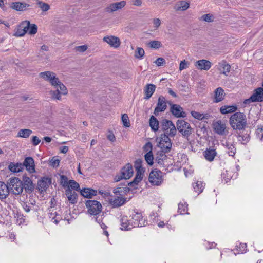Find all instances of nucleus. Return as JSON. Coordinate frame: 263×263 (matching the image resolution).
<instances>
[{"label": "nucleus", "instance_id": "ddd939ff", "mask_svg": "<svg viewBox=\"0 0 263 263\" xmlns=\"http://www.w3.org/2000/svg\"><path fill=\"white\" fill-rule=\"evenodd\" d=\"M133 170L132 164L128 163L124 166L121 172V175L116 177V181H119L122 179H128L133 175Z\"/></svg>", "mask_w": 263, "mask_h": 263}, {"label": "nucleus", "instance_id": "0e129e2a", "mask_svg": "<svg viewBox=\"0 0 263 263\" xmlns=\"http://www.w3.org/2000/svg\"><path fill=\"white\" fill-rule=\"evenodd\" d=\"M133 4L135 6H141L142 4L141 0H134L133 1Z\"/></svg>", "mask_w": 263, "mask_h": 263}, {"label": "nucleus", "instance_id": "aec40b11", "mask_svg": "<svg viewBox=\"0 0 263 263\" xmlns=\"http://www.w3.org/2000/svg\"><path fill=\"white\" fill-rule=\"evenodd\" d=\"M196 67L200 70H208L212 66V63L206 60L202 59L197 61L195 63Z\"/></svg>", "mask_w": 263, "mask_h": 263}, {"label": "nucleus", "instance_id": "4be33fe9", "mask_svg": "<svg viewBox=\"0 0 263 263\" xmlns=\"http://www.w3.org/2000/svg\"><path fill=\"white\" fill-rule=\"evenodd\" d=\"M225 92L222 88L219 87L214 91L213 102L217 103L224 99Z\"/></svg>", "mask_w": 263, "mask_h": 263}, {"label": "nucleus", "instance_id": "39448f33", "mask_svg": "<svg viewBox=\"0 0 263 263\" xmlns=\"http://www.w3.org/2000/svg\"><path fill=\"white\" fill-rule=\"evenodd\" d=\"M142 162L141 159H137L135 161L134 166L136 171V175L134 180L128 183L129 186H134L142 180L144 172V169L142 166Z\"/></svg>", "mask_w": 263, "mask_h": 263}, {"label": "nucleus", "instance_id": "6ab92c4d", "mask_svg": "<svg viewBox=\"0 0 263 263\" xmlns=\"http://www.w3.org/2000/svg\"><path fill=\"white\" fill-rule=\"evenodd\" d=\"M170 112L176 118H184L186 117V113L179 105L172 104L170 107Z\"/></svg>", "mask_w": 263, "mask_h": 263}, {"label": "nucleus", "instance_id": "4468645a", "mask_svg": "<svg viewBox=\"0 0 263 263\" xmlns=\"http://www.w3.org/2000/svg\"><path fill=\"white\" fill-rule=\"evenodd\" d=\"M213 128L215 132L219 135H226L228 133L226 124L221 120L214 122Z\"/></svg>", "mask_w": 263, "mask_h": 263}, {"label": "nucleus", "instance_id": "423d86ee", "mask_svg": "<svg viewBox=\"0 0 263 263\" xmlns=\"http://www.w3.org/2000/svg\"><path fill=\"white\" fill-rule=\"evenodd\" d=\"M160 124L161 129L164 132V134L169 135L171 137H173L176 135L177 132L176 128L171 120L163 119L161 120Z\"/></svg>", "mask_w": 263, "mask_h": 263}, {"label": "nucleus", "instance_id": "4d7b16f0", "mask_svg": "<svg viewBox=\"0 0 263 263\" xmlns=\"http://www.w3.org/2000/svg\"><path fill=\"white\" fill-rule=\"evenodd\" d=\"M187 62L185 60L182 61L179 65V70H182L187 68Z\"/></svg>", "mask_w": 263, "mask_h": 263}, {"label": "nucleus", "instance_id": "de8ad7c7", "mask_svg": "<svg viewBox=\"0 0 263 263\" xmlns=\"http://www.w3.org/2000/svg\"><path fill=\"white\" fill-rule=\"evenodd\" d=\"M228 153L229 156H234L235 154L236 149L233 144H227Z\"/></svg>", "mask_w": 263, "mask_h": 263}, {"label": "nucleus", "instance_id": "a19ab883", "mask_svg": "<svg viewBox=\"0 0 263 263\" xmlns=\"http://www.w3.org/2000/svg\"><path fill=\"white\" fill-rule=\"evenodd\" d=\"M144 50L141 47H138L135 51V57L139 59H142L144 55Z\"/></svg>", "mask_w": 263, "mask_h": 263}, {"label": "nucleus", "instance_id": "052dcab7", "mask_svg": "<svg viewBox=\"0 0 263 263\" xmlns=\"http://www.w3.org/2000/svg\"><path fill=\"white\" fill-rule=\"evenodd\" d=\"M51 165L53 167H58L59 165L60 160L53 158L51 161Z\"/></svg>", "mask_w": 263, "mask_h": 263}, {"label": "nucleus", "instance_id": "c03bdc74", "mask_svg": "<svg viewBox=\"0 0 263 263\" xmlns=\"http://www.w3.org/2000/svg\"><path fill=\"white\" fill-rule=\"evenodd\" d=\"M37 5L43 12H46L50 9V6L47 3L39 1L37 3Z\"/></svg>", "mask_w": 263, "mask_h": 263}, {"label": "nucleus", "instance_id": "a18cd8bd", "mask_svg": "<svg viewBox=\"0 0 263 263\" xmlns=\"http://www.w3.org/2000/svg\"><path fill=\"white\" fill-rule=\"evenodd\" d=\"M187 209V204L186 203L184 202V203H180L178 204V211L181 214H183L185 213Z\"/></svg>", "mask_w": 263, "mask_h": 263}, {"label": "nucleus", "instance_id": "2eb2a0df", "mask_svg": "<svg viewBox=\"0 0 263 263\" xmlns=\"http://www.w3.org/2000/svg\"><path fill=\"white\" fill-rule=\"evenodd\" d=\"M126 4V2L125 1L111 3L105 8V11L107 13H112L122 9L125 6Z\"/></svg>", "mask_w": 263, "mask_h": 263}, {"label": "nucleus", "instance_id": "f8f14e48", "mask_svg": "<svg viewBox=\"0 0 263 263\" xmlns=\"http://www.w3.org/2000/svg\"><path fill=\"white\" fill-rule=\"evenodd\" d=\"M169 137L170 136L166 135V134L161 135L159 146L164 153L170 152L172 148V144Z\"/></svg>", "mask_w": 263, "mask_h": 263}, {"label": "nucleus", "instance_id": "37998d69", "mask_svg": "<svg viewBox=\"0 0 263 263\" xmlns=\"http://www.w3.org/2000/svg\"><path fill=\"white\" fill-rule=\"evenodd\" d=\"M147 45L151 48L158 49L162 46V44L158 41H152L148 43Z\"/></svg>", "mask_w": 263, "mask_h": 263}, {"label": "nucleus", "instance_id": "b1692460", "mask_svg": "<svg viewBox=\"0 0 263 263\" xmlns=\"http://www.w3.org/2000/svg\"><path fill=\"white\" fill-rule=\"evenodd\" d=\"M65 195L70 203L74 204L78 201V195L75 191H72L68 186L65 190Z\"/></svg>", "mask_w": 263, "mask_h": 263}, {"label": "nucleus", "instance_id": "09e8293b", "mask_svg": "<svg viewBox=\"0 0 263 263\" xmlns=\"http://www.w3.org/2000/svg\"><path fill=\"white\" fill-rule=\"evenodd\" d=\"M60 183L63 187H66L68 188L69 184V181L68 180V178L66 176L61 175L60 176Z\"/></svg>", "mask_w": 263, "mask_h": 263}, {"label": "nucleus", "instance_id": "f03ea898", "mask_svg": "<svg viewBox=\"0 0 263 263\" xmlns=\"http://www.w3.org/2000/svg\"><path fill=\"white\" fill-rule=\"evenodd\" d=\"M40 76L54 87H59L61 90L63 91V93H65V86L60 81L54 72L49 71L42 72L40 73Z\"/></svg>", "mask_w": 263, "mask_h": 263}, {"label": "nucleus", "instance_id": "79ce46f5", "mask_svg": "<svg viewBox=\"0 0 263 263\" xmlns=\"http://www.w3.org/2000/svg\"><path fill=\"white\" fill-rule=\"evenodd\" d=\"M238 140L242 144H247L250 140V136L248 134H244L243 135H239L237 137Z\"/></svg>", "mask_w": 263, "mask_h": 263}, {"label": "nucleus", "instance_id": "bb28decb", "mask_svg": "<svg viewBox=\"0 0 263 263\" xmlns=\"http://www.w3.org/2000/svg\"><path fill=\"white\" fill-rule=\"evenodd\" d=\"M9 189L7 184L0 181V199H6L9 195Z\"/></svg>", "mask_w": 263, "mask_h": 263}, {"label": "nucleus", "instance_id": "603ef678", "mask_svg": "<svg viewBox=\"0 0 263 263\" xmlns=\"http://www.w3.org/2000/svg\"><path fill=\"white\" fill-rule=\"evenodd\" d=\"M256 134L259 139L262 140L263 139V129L261 127H258L256 130Z\"/></svg>", "mask_w": 263, "mask_h": 263}, {"label": "nucleus", "instance_id": "a211bd4d", "mask_svg": "<svg viewBox=\"0 0 263 263\" xmlns=\"http://www.w3.org/2000/svg\"><path fill=\"white\" fill-rule=\"evenodd\" d=\"M132 223L133 227H139L144 226L145 219L141 213L136 212L132 215Z\"/></svg>", "mask_w": 263, "mask_h": 263}, {"label": "nucleus", "instance_id": "cd10ccee", "mask_svg": "<svg viewBox=\"0 0 263 263\" xmlns=\"http://www.w3.org/2000/svg\"><path fill=\"white\" fill-rule=\"evenodd\" d=\"M155 89L156 86L155 85L152 84H147L144 89L145 95L144 99L146 100L149 99L155 92Z\"/></svg>", "mask_w": 263, "mask_h": 263}, {"label": "nucleus", "instance_id": "6e6d98bb", "mask_svg": "<svg viewBox=\"0 0 263 263\" xmlns=\"http://www.w3.org/2000/svg\"><path fill=\"white\" fill-rule=\"evenodd\" d=\"M226 173H223L222 174V177L223 179L224 180L225 182H228L229 180H230L232 178V176L231 175L229 174V172L226 171Z\"/></svg>", "mask_w": 263, "mask_h": 263}, {"label": "nucleus", "instance_id": "864d4df0", "mask_svg": "<svg viewBox=\"0 0 263 263\" xmlns=\"http://www.w3.org/2000/svg\"><path fill=\"white\" fill-rule=\"evenodd\" d=\"M88 48V46L86 45L77 46L75 49L77 51L83 52L85 51Z\"/></svg>", "mask_w": 263, "mask_h": 263}, {"label": "nucleus", "instance_id": "3c124183", "mask_svg": "<svg viewBox=\"0 0 263 263\" xmlns=\"http://www.w3.org/2000/svg\"><path fill=\"white\" fill-rule=\"evenodd\" d=\"M202 20L207 22H212L213 21V15L211 14H206L202 16Z\"/></svg>", "mask_w": 263, "mask_h": 263}, {"label": "nucleus", "instance_id": "e2e57ef3", "mask_svg": "<svg viewBox=\"0 0 263 263\" xmlns=\"http://www.w3.org/2000/svg\"><path fill=\"white\" fill-rule=\"evenodd\" d=\"M107 138L108 140H109L111 142H114L116 140L115 136L112 133H110L108 135Z\"/></svg>", "mask_w": 263, "mask_h": 263}, {"label": "nucleus", "instance_id": "4c0bfd02", "mask_svg": "<svg viewBox=\"0 0 263 263\" xmlns=\"http://www.w3.org/2000/svg\"><path fill=\"white\" fill-rule=\"evenodd\" d=\"M159 122L156 117L152 116L149 119V126L153 131H157L159 129Z\"/></svg>", "mask_w": 263, "mask_h": 263}, {"label": "nucleus", "instance_id": "20e7f679", "mask_svg": "<svg viewBox=\"0 0 263 263\" xmlns=\"http://www.w3.org/2000/svg\"><path fill=\"white\" fill-rule=\"evenodd\" d=\"M7 185L9 189V193L11 192L15 195H19L23 190L22 182L18 178L13 177L9 179L7 182Z\"/></svg>", "mask_w": 263, "mask_h": 263}, {"label": "nucleus", "instance_id": "9d476101", "mask_svg": "<svg viewBox=\"0 0 263 263\" xmlns=\"http://www.w3.org/2000/svg\"><path fill=\"white\" fill-rule=\"evenodd\" d=\"M88 212L93 215H97L102 211V205L96 200H88L85 203Z\"/></svg>", "mask_w": 263, "mask_h": 263}, {"label": "nucleus", "instance_id": "7c9ffc66", "mask_svg": "<svg viewBox=\"0 0 263 263\" xmlns=\"http://www.w3.org/2000/svg\"><path fill=\"white\" fill-rule=\"evenodd\" d=\"M126 200L122 197L111 198L109 199L110 204L114 208L119 207L125 203Z\"/></svg>", "mask_w": 263, "mask_h": 263}, {"label": "nucleus", "instance_id": "1a4fd4ad", "mask_svg": "<svg viewBox=\"0 0 263 263\" xmlns=\"http://www.w3.org/2000/svg\"><path fill=\"white\" fill-rule=\"evenodd\" d=\"M177 128L182 135L185 137H188L193 132L190 124L182 120L177 121Z\"/></svg>", "mask_w": 263, "mask_h": 263}, {"label": "nucleus", "instance_id": "f3484780", "mask_svg": "<svg viewBox=\"0 0 263 263\" xmlns=\"http://www.w3.org/2000/svg\"><path fill=\"white\" fill-rule=\"evenodd\" d=\"M51 183V179L48 177H43L37 182V190L41 194H44Z\"/></svg>", "mask_w": 263, "mask_h": 263}, {"label": "nucleus", "instance_id": "f257e3e1", "mask_svg": "<svg viewBox=\"0 0 263 263\" xmlns=\"http://www.w3.org/2000/svg\"><path fill=\"white\" fill-rule=\"evenodd\" d=\"M229 123L234 130H244L247 125L246 116L240 112H235L230 117Z\"/></svg>", "mask_w": 263, "mask_h": 263}, {"label": "nucleus", "instance_id": "bf43d9fd", "mask_svg": "<svg viewBox=\"0 0 263 263\" xmlns=\"http://www.w3.org/2000/svg\"><path fill=\"white\" fill-rule=\"evenodd\" d=\"M165 153H164V152H163V150H162V151L158 154L157 158H159L161 160V161H163V160H165L167 158Z\"/></svg>", "mask_w": 263, "mask_h": 263}, {"label": "nucleus", "instance_id": "a878e982", "mask_svg": "<svg viewBox=\"0 0 263 263\" xmlns=\"http://www.w3.org/2000/svg\"><path fill=\"white\" fill-rule=\"evenodd\" d=\"M145 148H147L146 151H148V152L144 156L145 160L149 165H152L154 163V157L152 151V145L151 143H147L145 146Z\"/></svg>", "mask_w": 263, "mask_h": 263}, {"label": "nucleus", "instance_id": "69168bd1", "mask_svg": "<svg viewBox=\"0 0 263 263\" xmlns=\"http://www.w3.org/2000/svg\"><path fill=\"white\" fill-rule=\"evenodd\" d=\"M41 142V140L36 136H34V145H37Z\"/></svg>", "mask_w": 263, "mask_h": 263}, {"label": "nucleus", "instance_id": "f704fd0d", "mask_svg": "<svg viewBox=\"0 0 263 263\" xmlns=\"http://www.w3.org/2000/svg\"><path fill=\"white\" fill-rule=\"evenodd\" d=\"M23 180L24 182L25 190L31 192L33 189L31 179L29 177L23 176Z\"/></svg>", "mask_w": 263, "mask_h": 263}, {"label": "nucleus", "instance_id": "c756f323", "mask_svg": "<svg viewBox=\"0 0 263 263\" xmlns=\"http://www.w3.org/2000/svg\"><path fill=\"white\" fill-rule=\"evenodd\" d=\"M57 89L56 90L50 91V94L51 95V97L52 99L54 100H61V95H66L67 93V90L66 88L65 93H63V90H61L59 87H55Z\"/></svg>", "mask_w": 263, "mask_h": 263}, {"label": "nucleus", "instance_id": "412c9836", "mask_svg": "<svg viewBox=\"0 0 263 263\" xmlns=\"http://www.w3.org/2000/svg\"><path fill=\"white\" fill-rule=\"evenodd\" d=\"M216 66L220 74H223L226 76H228L231 69V66L226 61H222L218 63Z\"/></svg>", "mask_w": 263, "mask_h": 263}, {"label": "nucleus", "instance_id": "473e14b6", "mask_svg": "<svg viewBox=\"0 0 263 263\" xmlns=\"http://www.w3.org/2000/svg\"><path fill=\"white\" fill-rule=\"evenodd\" d=\"M81 194L86 198H91L92 196L97 195V191L96 190L84 188L80 191Z\"/></svg>", "mask_w": 263, "mask_h": 263}, {"label": "nucleus", "instance_id": "9b49d317", "mask_svg": "<svg viewBox=\"0 0 263 263\" xmlns=\"http://www.w3.org/2000/svg\"><path fill=\"white\" fill-rule=\"evenodd\" d=\"M263 101V88L261 87L257 88L253 91L251 97L245 100L243 103L245 104H250L252 102H262Z\"/></svg>", "mask_w": 263, "mask_h": 263}, {"label": "nucleus", "instance_id": "774afa93", "mask_svg": "<svg viewBox=\"0 0 263 263\" xmlns=\"http://www.w3.org/2000/svg\"><path fill=\"white\" fill-rule=\"evenodd\" d=\"M44 139L47 143H49L51 141V138L49 137H45Z\"/></svg>", "mask_w": 263, "mask_h": 263}, {"label": "nucleus", "instance_id": "49530a36", "mask_svg": "<svg viewBox=\"0 0 263 263\" xmlns=\"http://www.w3.org/2000/svg\"><path fill=\"white\" fill-rule=\"evenodd\" d=\"M122 121L123 124V125L125 127H128L130 126V123L129 122L128 116L127 114H124L122 116Z\"/></svg>", "mask_w": 263, "mask_h": 263}, {"label": "nucleus", "instance_id": "0eeeda50", "mask_svg": "<svg viewBox=\"0 0 263 263\" xmlns=\"http://www.w3.org/2000/svg\"><path fill=\"white\" fill-rule=\"evenodd\" d=\"M28 31L29 32V34H33V26H30L29 21H25L18 26L17 30L14 33V35L17 37L22 36Z\"/></svg>", "mask_w": 263, "mask_h": 263}, {"label": "nucleus", "instance_id": "dca6fc26", "mask_svg": "<svg viewBox=\"0 0 263 263\" xmlns=\"http://www.w3.org/2000/svg\"><path fill=\"white\" fill-rule=\"evenodd\" d=\"M166 100L163 96H160L158 99L157 106L155 108L154 114L157 116L160 112L164 111L167 108Z\"/></svg>", "mask_w": 263, "mask_h": 263}, {"label": "nucleus", "instance_id": "c85d7f7f", "mask_svg": "<svg viewBox=\"0 0 263 263\" xmlns=\"http://www.w3.org/2000/svg\"><path fill=\"white\" fill-rule=\"evenodd\" d=\"M237 110V107L236 105H223L220 108V112L222 115H226L230 113H233Z\"/></svg>", "mask_w": 263, "mask_h": 263}, {"label": "nucleus", "instance_id": "680f3d73", "mask_svg": "<svg viewBox=\"0 0 263 263\" xmlns=\"http://www.w3.org/2000/svg\"><path fill=\"white\" fill-rule=\"evenodd\" d=\"M59 149L61 153L65 154L68 152L69 148L67 146H62L60 147Z\"/></svg>", "mask_w": 263, "mask_h": 263}, {"label": "nucleus", "instance_id": "393cba45", "mask_svg": "<svg viewBox=\"0 0 263 263\" xmlns=\"http://www.w3.org/2000/svg\"><path fill=\"white\" fill-rule=\"evenodd\" d=\"M132 219H129L126 216H123L120 219L121 229L122 230L128 231L133 227L132 223Z\"/></svg>", "mask_w": 263, "mask_h": 263}, {"label": "nucleus", "instance_id": "2f4dec72", "mask_svg": "<svg viewBox=\"0 0 263 263\" xmlns=\"http://www.w3.org/2000/svg\"><path fill=\"white\" fill-rule=\"evenodd\" d=\"M29 6V5L25 3H22L18 2H12L11 3L10 7L16 11H24Z\"/></svg>", "mask_w": 263, "mask_h": 263}, {"label": "nucleus", "instance_id": "6e6552de", "mask_svg": "<svg viewBox=\"0 0 263 263\" xmlns=\"http://www.w3.org/2000/svg\"><path fill=\"white\" fill-rule=\"evenodd\" d=\"M163 173L158 170H153L149 175L148 180L149 182L154 185H160L163 181Z\"/></svg>", "mask_w": 263, "mask_h": 263}, {"label": "nucleus", "instance_id": "c9c22d12", "mask_svg": "<svg viewBox=\"0 0 263 263\" xmlns=\"http://www.w3.org/2000/svg\"><path fill=\"white\" fill-rule=\"evenodd\" d=\"M189 3L182 1L176 4L175 9L177 11H185L189 8Z\"/></svg>", "mask_w": 263, "mask_h": 263}, {"label": "nucleus", "instance_id": "5701e85b", "mask_svg": "<svg viewBox=\"0 0 263 263\" xmlns=\"http://www.w3.org/2000/svg\"><path fill=\"white\" fill-rule=\"evenodd\" d=\"M103 40L114 48L119 47L121 44L120 39L118 37L112 35L104 36Z\"/></svg>", "mask_w": 263, "mask_h": 263}, {"label": "nucleus", "instance_id": "58836bf2", "mask_svg": "<svg viewBox=\"0 0 263 263\" xmlns=\"http://www.w3.org/2000/svg\"><path fill=\"white\" fill-rule=\"evenodd\" d=\"M32 132L30 129H22L19 130L17 133V137H21L24 138H27L32 134Z\"/></svg>", "mask_w": 263, "mask_h": 263}, {"label": "nucleus", "instance_id": "72a5a7b5", "mask_svg": "<svg viewBox=\"0 0 263 263\" xmlns=\"http://www.w3.org/2000/svg\"><path fill=\"white\" fill-rule=\"evenodd\" d=\"M216 154V152L213 149H207L203 152V155L205 158L209 161H212Z\"/></svg>", "mask_w": 263, "mask_h": 263}, {"label": "nucleus", "instance_id": "8fccbe9b", "mask_svg": "<svg viewBox=\"0 0 263 263\" xmlns=\"http://www.w3.org/2000/svg\"><path fill=\"white\" fill-rule=\"evenodd\" d=\"M69 187L75 190L76 191L80 190V185L78 183L73 180H70L69 181Z\"/></svg>", "mask_w": 263, "mask_h": 263}, {"label": "nucleus", "instance_id": "e433bc0d", "mask_svg": "<svg viewBox=\"0 0 263 263\" xmlns=\"http://www.w3.org/2000/svg\"><path fill=\"white\" fill-rule=\"evenodd\" d=\"M191 115L194 118L200 120L208 119L211 116L209 114H201L196 111H192Z\"/></svg>", "mask_w": 263, "mask_h": 263}, {"label": "nucleus", "instance_id": "13d9d810", "mask_svg": "<svg viewBox=\"0 0 263 263\" xmlns=\"http://www.w3.org/2000/svg\"><path fill=\"white\" fill-rule=\"evenodd\" d=\"M155 63L158 66H160L162 65V64L165 63V60L162 58H158L155 61Z\"/></svg>", "mask_w": 263, "mask_h": 263}, {"label": "nucleus", "instance_id": "5fc2aeb1", "mask_svg": "<svg viewBox=\"0 0 263 263\" xmlns=\"http://www.w3.org/2000/svg\"><path fill=\"white\" fill-rule=\"evenodd\" d=\"M153 23L155 29H157L161 25V20L158 18H155L153 20Z\"/></svg>", "mask_w": 263, "mask_h": 263}, {"label": "nucleus", "instance_id": "338daca9", "mask_svg": "<svg viewBox=\"0 0 263 263\" xmlns=\"http://www.w3.org/2000/svg\"><path fill=\"white\" fill-rule=\"evenodd\" d=\"M168 93H169L170 95L172 96L173 97H174V98L177 97V95H176V94L175 93V92H174V91L172 90V89L169 88V89H168Z\"/></svg>", "mask_w": 263, "mask_h": 263}, {"label": "nucleus", "instance_id": "7ed1b4c3", "mask_svg": "<svg viewBox=\"0 0 263 263\" xmlns=\"http://www.w3.org/2000/svg\"><path fill=\"white\" fill-rule=\"evenodd\" d=\"M24 166L29 172H33V158L30 157H27L23 164L11 162L8 165V168L11 172L16 173L21 172Z\"/></svg>", "mask_w": 263, "mask_h": 263}, {"label": "nucleus", "instance_id": "ea45409f", "mask_svg": "<svg viewBox=\"0 0 263 263\" xmlns=\"http://www.w3.org/2000/svg\"><path fill=\"white\" fill-rule=\"evenodd\" d=\"M193 188L196 192L199 194L201 193L204 189V185L201 181H197L196 183H194Z\"/></svg>", "mask_w": 263, "mask_h": 263}]
</instances>
